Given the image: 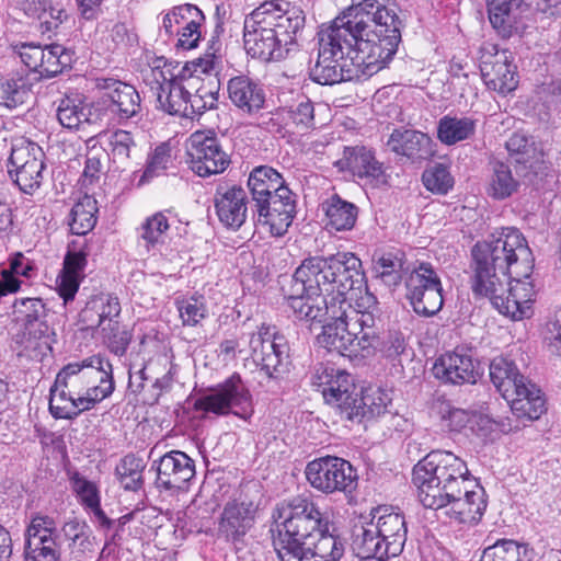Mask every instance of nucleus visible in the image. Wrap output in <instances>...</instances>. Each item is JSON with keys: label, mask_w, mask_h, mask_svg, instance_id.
Listing matches in <instances>:
<instances>
[{"label": "nucleus", "mask_w": 561, "mask_h": 561, "mask_svg": "<svg viewBox=\"0 0 561 561\" xmlns=\"http://www.w3.org/2000/svg\"><path fill=\"white\" fill-rule=\"evenodd\" d=\"M98 202L90 195L81 197L72 207L69 222L72 233L84 236L96 224Z\"/></svg>", "instance_id": "47"}, {"label": "nucleus", "mask_w": 561, "mask_h": 561, "mask_svg": "<svg viewBox=\"0 0 561 561\" xmlns=\"http://www.w3.org/2000/svg\"><path fill=\"white\" fill-rule=\"evenodd\" d=\"M310 543V550L304 552L322 561H340L344 556L343 542L329 533L328 525Z\"/></svg>", "instance_id": "50"}, {"label": "nucleus", "mask_w": 561, "mask_h": 561, "mask_svg": "<svg viewBox=\"0 0 561 561\" xmlns=\"http://www.w3.org/2000/svg\"><path fill=\"white\" fill-rule=\"evenodd\" d=\"M170 364L167 356H158L151 358L147 364H131L129 367V381L128 387L133 392H140L144 389V383L148 379L147 371L157 373L162 371Z\"/></svg>", "instance_id": "58"}, {"label": "nucleus", "mask_w": 561, "mask_h": 561, "mask_svg": "<svg viewBox=\"0 0 561 561\" xmlns=\"http://www.w3.org/2000/svg\"><path fill=\"white\" fill-rule=\"evenodd\" d=\"M121 313L118 298L108 294L92 297L80 313L87 329L103 328L107 320H117Z\"/></svg>", "instance_id": "37"}, {"label": "nucleus", "mask_w": 561, "mask_h": 561, "mask_svg": "<svg viewBox=\"0 0 561 561\" xmlns=\"http://www.w3.org/2000/svg\"><path fill=\"white\" fill-rule=\"evenodd\" d=\"M194 407L205 413L226 415L231 412L242 419L251 416L253 412L251 393L238 374L197 399Z\"/></svg>", "instance_id": "10"}, {"label": "nucleus", "mask_w": 561, "mask_h": 561, "mask_svg": "<svg viewBox=\"0 0 561 561\" xmlns=\"http://www.w3.org/2000/svg\"><path fill=\"white\" fill-rule=\"evenodd\" d=\"M158 107L170 115L182 116L187 110V94L195 88L197 76L178 77L164 58H157L147 76Z\"/></svg>", "instance_id": "7"}, {"label": "nucleus", "mask_w": 561, "mask_h": 561, "mask_svg": "<svg viewBox=\"0 0 561 561\" xmlns=\"http://www.w3.org/2000/svg\"><path fill=\"white\" fill-rule=\"evenodd\" d=\"M422 181L428 191L437 194H446L454 184L448 169L440 163L425 170L422 175Z\"/></svg>", "instance_id": "60"}, {"label": "nucleus", "mask_w": 561, "mask_h": 561, "mask_svg": "<svg viewBox=\"0 0 561 561\" xmlns=\"http://www.w3.org/2000/svg\"><path fill=\"white\" fill-rule=\"evenodd\" d=\"M170 151L169 145H159L149 157L142 179H151L165 170L171 161Z\"/></svg>", "instance_id": "63"}, {"label": "nucleus", "mask_w": 561, "mask_h": 561, "mask_svg": "<svg viewBox=\"0 0 561 561\" xmlns=\"http://www.w3.org/2000/svg\"><path fill=\"white\" fill-rule=\"evenodd\" d=\"M175 305L183 325L196 327L208 316L206 299L202 295L176 300Z\"/></svg>", "instance_id": "53"}, {"label": "nucleus", "mask_w": 561, "mask_h": 561, "mask_svg": "<svg viewBox=\"0 0 561 561\" xmlns=\"http://www.w3.org/2000/svg\"><path fill=\"white\" fill-rule=\"evenodd\" d=\"M22 62L41 78H51L69 66L71 57L59 44L47 46L22 44L19 49Z\"/></svg>", "instance_id": "18"}, {"label": "nucleus", "mask_w": 561, "mask_h": 561, "mask_svg": "<svg viewBox=\"0 0 561 561\" xmlns=\"http://www.w3.org/2000/svg\"><path fill=\"white\" fill-rule=\"evenodd\" d=\"M530 551L526 545L511 539H501L484 549L480 561H530Z\"/></svg>", "instance_id": "49"}, {"label": "nucleus", "mask_w": 561, "mask_h": 561, "mask_svg": "<svg viewBox=\"0 0 561 561\" xmlns=\"http://www.w3.org/2000/svg\"><path fill=\"white\" fill-rule=\"evenodd\" d=\"M387 145L391 151L413 161L427 159L433 154L432 139L417 130L394 129Z\"/></svg>", "instance_id": "30"}, {"label": "nucleus", "mask_w": 561, "mask_h": 561, "mask_svg": "<svg viewBox=\"0 0 561 561\" xmlns=\"http://www.w3.org/2000/svg\"><path fill=\"white\" fill-rule=\"evenodd\" d=\"M319 54L310 78L334 84L385 68L401 39L396 12L379 0L351 5L319 32Z\"/></svg>", "instance_id": "1"}, {"label": "nucleus", "mask_w": 561, "mask_h": 561, "mask_svg": "<svg viewBox=\"0 0 561 561\" xmlns=\"http://www.w3.org/2000/svg\"><path fill=\"white\" fill-rule=\"evenodd\" d=\"M306 478L310 485L319 492L332 494L352 493L357 486V474L353 466L345 459L325 456L313 459L306 467Z\"/></svg>", "instance_id": "11"}, {"label": "nucleus", "mask_w": 561, "mask_h": 561, "mask_svg": "<svg viewBox=\"0 0 561 561\" xmlns=\"http://www.w3.org/2000/svg\"><path fill=\"white\" fill-rule=\"evenodd\" d=\"M30 90L22 78L0 82V104L14 108L26 102Z\"/></svg>", "instance_id": "57"}, {"label": "nucleus", "mask_w": 561, "mask_h": 561, "mask_svg": "<svg viewBox=\"0 0 561 561\" xmlns=\"http://www.w3.org/2000/svg\"><path fill=\"white\" fill-rule=\"evenodd\" d=\"M305 25L304 11L284 0L265 1L244 20L247 53L263 61L279 60Z\"/></svg>", "instance_id": "3"}, {"label": "nucleus", "mask_w": 561, "mask_h": 561, "mask_svg": "<svg viewBox=\"0 0 561 561\" xmlns=\"http://www.w3.org/2000/svg\"><path fill=\"white\" fill-rule=\"evenodd\" d=\"M274 518L277 535L273 545L278 559L310 550L312 539L328 525L317 505L301 496L278 505Z\"/></svg>", "instance_id": "4"}, {"label": "nucleus", "mask_w": 561, "mask_h": 561, "mask_svg": "<svg viewBox=\"0 0 561 561\" xmlns=\"http://www.w3.org/2000/svg\"><path fill=\"white\" fill-rule=\"evenodd\" d=\"M287 301L296 319L311 323L324 322L328 317H341L345 314L343 308L350 310V301H335L325 295L321 285L311 288L307 282L298 278V267L291 278Z\"/></svg>", "instance_id": "8"}, {"label": "nucleus", "mask_w": 561, "mask_h": 561, "mask_svg": "<svg viewBox=\"0 0 561 561\" xmlns=\"http://www.w3.org/2000/svg\"><path fill=\"white\" fill-rule=\"evenodd\" d=\"M90 410L82 397H77L68 386L59 385L58 375L50 388L49 411L55 419L72 420L81 412Z\"/></svg>", "instance_id": "39"}, {"label": "nucleus", "mask_w": 561, "mask_h": 561, "mask_svg": "<svg viewBox=\"0 0 561 561\" xmlns=\"http://www.w3.org/2000/svg\"><path fill=\"white\" fill-rule=\"evenodd\" d=\"M488 15L491 25L503 37H510L517 30V23L526 11L525 0H488Z\"/></svg>", "instance_id": "31"}, {"label": "nucleus", "mask_w": 561, "mask_h": 561, "mask_svg": "<svg viewBox=\"0 0 561 561\" xmlns=\"http://www.w3.org/2000/svg\"><path fill=\"white\" fill-rule=\"evenodd\" d=\"M518 419L539 420L547 412V400L540 388L527 378L504 398Z\"/></svg>", "instance_id": "26"}, {"label": "nucleus", "mask_w": 561, "mask_h": 561, "mask_svg": "<svg viewBox=\"0 0 561 561\" xmlns=\"http://www.w3.org/2000/svg\"><path fill=\"white\" fill-rule=\"evenodd\" d=\"M543 342L550 353L561 357V309L546 323Z\"/></svg>", "instance_id": "64"}, {"label": "nucleus", "mask_w": 561, "mask_h": 561, "mask_svg": "<svg viewBox=\"0 0 561 561\" xmlns=\"http://www.w3.org/2000/svg\"><path fill=\"white\" fill-rule=\"evenodd\" d=\"M345 314L341 317H328L322 332L318 335L319 345L329 352L352 356L355 354L356 331L351 328L348 318L356 316L355 309L350 302V310L343 308Z\"/></svg>", "instance_id": "21"}, {"label": "nucleus", "mask_w": 561, "mask_h": 561, "mask_svg": "<svg viewBox=\"0 0 561 561\" xmlns=\"http://www.w3.org/2000/svg\"><path fill=\"white\" fill-rule=\"evenodd\" d=\"M476 130V121L470 117L445 115L437 124V138L444 145L451 146L470 138Z\"/></svg>", "instance_id": "42"}, {"label": "nucleus", "mask_w": 561, "mask_h": 561, "mask_svg": "<svg viewBox=\"0 0 561 561\" xmlns=\"http://www.w3.org/2000/svg\"><path fill=\"white\" fill-rule=\"evenodd\" d=\"M248 187L251 193L253 207L270 201V198L286 188L285 181L280 173L268 165H260L252 170L248 179Z\"/></svg>", "instance_id": "34"}, {"label": "nucleus", "mask_w": 561, "mask_h": 561, "mask_svg": "<svg viewBox=\"0 0 561 561\" xmlns=\"http://www.w3.org/2000/svg\"><path fill=\"white\" fill-rule=\"evenodd\" d=\"M286 125L294 131L305 133L314 126V108L310 100H305L290 108L282 112Z\"/></svg>", "instance_id": "54"}, {"label": "nucleus", "mask_w": 561, "mask_h": 561, "mask_svg": "<svg viewBox=\"0 0 561 561\" xmlns=\"http://www.w3.org/2000/svg\"><path fill=\"white\" fill-rule=\"evenodd\" d=\"M433 411L439 420L442 428L448 432L460 433L468 426L473 430V423L480 421L488 423V419L477 414L473 411L454 407L445 400H437L433 405Z\"/></svg>", "instance_id": "38"}, {"label": "nucleus", "mask_w": 561, "mask_h": 561, "mask_svg": "<svg viewBox=\"0 0 561 561\" xmlns=\"http://www.w3.org/2000/svg\"><path fill=\"white\" fill-rule=\"evenodd\" d=\"M215 209L219 221L228 228H240L247 218V194L240 186H219L216 190Z\"/></svg>", "instance_id": "27"}, {"label": "nucleus", "mask_w": 561, "mask_h": 561, "mask_svg": "<svg viewBox=\"0 0 561 561\" xmlns=\"http://www.w3.org/2000/svg\"><path fill=\"white\" fill-rule=\"evenodd\" d=\"M312 385L321 391L325 403L335 408L345 419L346 410L354 404L356 394L351 375L334 366L320 364L313 373Z\"/></svg>", "instance_id": "16"}, {"label": "nucleus", "mask_w": 561, "mask_h": 561, "mask_svg": "<svg viewBox=\"0 0 561 561\" xmlns=\"http://www.w3.org/2000/svg\"><path fill=\"white\" fill-rule=\"evenodd\" d=\"M259 221L268 225L274 236H283L287 232L296 216V195L289 187L280 188L270 201L254 207Z\"/></svg>", "instance_id": "20"}, {"label": "nucleus", "mask_w": 561, "mask_h": 561, "mask_svg": "<svg viewBox=\"0 0 561 561\" xmlns=\"http://www.w3.org/2000/svg\"><path fill=\"white\" fill-rule=\"evenodd\" d=\"M466 462L446 450L427 454L413 468V483L423 506L442 503L444 493L457 491L455 488L470 479Z\"/></svg>", "instance_id": "6"}, {"label": "nucleus", "mask_w": 561, "mask_h": 561, "mask_svg": "<svg viewBox=\"0 0 561 561\" xmlns=\"http://www.w3.org/2000/svg\"><path fill=\"white\" fill-rule=\"evenodd\" d=\"M341 170H348L354 176L366 180L374 186L387 184L382 163L365 147H346L343 157L336 162Z\"/></svg>", "instance_id": "23"}, {"label": "nucleus", "mask_w": 561, "mask_h": 561, "mask_svg": "<svg viewBox=\"0 0 561 561\" xmlns=\"http://www.w3.org/2000/svg\"><path fill=\"white\" fill-rule=\"evenodd\" d=\"M490 378L503 398L511 394L512 390L526 379L519 374L513 362L501 356L491 362Z\"/></svg>", "instance_id": "44"}, {"label": "nucleus", "mask_w": 561, "mask_h": 561, "mask_svg": "<svg viewBox=\"0 0 561 561\" xmlns=\"http://www.w3.org/2000/svg\"><path fill=\"white\" fill-rule=\"evenodd\" d=\"M513 54L507 49H497L494 45L481 48L480 70L488 89L506 95L517 88L516 66Z\"/></svg>", "instance_id": "15"}, {"label": "nucleus", "mask_w": 561, "mask_h": 561, "mask_svg": "<svg viewBox=\"0 0 561 561\" xmlns=\"http://www.w3.org/2000/svg\"><path fill=\"white\" fill-rule=\"evenodd\" d=\"M73 489L84 505L93 510L98 516H103L98 490L92 482L76 476L73 478Z\"/></svg>", "instance_id": "62"}, {"label": "nucleus", "mask_w": 561, "mask_h": 561, "mask_svg": "<svg viewBox=\"0 0 561 561\" xmlns=\"http://www.w3.org/2000/svg\"><path fill=\"white\" fill-rule=\"evenodd\" d=\"M474 270L471 288L488 297L500 313L514 321L530 318L535 289L529 277L534 256L516 228H503L472 249Z\"/></svg>", "instance_id": "2"}, {"label": "nucleus", "mask_w": 561, "mask_h": 561, "mask_svg": "<svg viewBox=\"0 0 561 561\" xmlns=\"http://www.w3.org/2000/svg\"><path fill=\"white\" fill-rule=\"evenodd\" d=\"M506 149L511 156H516V162L527 164L529 168L542 161L541 145L524 134H513L506 141Z\"/></svg>", "instance_id": "48"}, {"label": "nucleus", "mask_w": 561, "mask_h": 561, "mask_svg": "<svg viewBox=\"0 0 561 561\" xmlns=\"http://www.w3.org/2000/svg\"><path fill=\"white\" fill-rule=\"evenodd\" d=\"M142 468L141 460L134 455H127L121 460L116 472L124 489L135 491L141 486Z\"/></svg>", "instance_id": "55"}, {"label": "nucleus", "mask_w": 561, "mask_h": 561, "mask_svg": "<svg viewBox=\"0 0 561 561\" xmlns=\"http://www.w3.org/2000/svg\"><path fill=\"white\" fill-rule=\"evenodd\" d=\"M190 168L199 176L224 172L230 163L219 140L213 134L193 133L186 142Z\"/></svg>", "instance_id": "14"}, {"label": "nucleus", "mask_w": 561, "mask_h": 561, "mask_svg": "<svg viewBox=\"0 0 561 561\" xmlns=\"http://www.w3.org/2000/svg\"><path fill=\"white\" fill-rule=\"evenodd\" d=\"M391 399L389 394L380 388H368L362 396L355 394L354 404L346 410L345 419L352 422L362 423L380 416L387 411Z\"/></svg>", "instance_id": "32"}, {"label": "nucleus", "mask_w": 561, "mask_h": 561, "mask_svg": "<svg viewBox=\"0 0 561 561\" xmlns=\"http://www.w3.org/2000/svg\"><path fill=\"white\" fill-rule=\"evenodd\" d=\"M371 524H375L378 535L386 547L385 553L399 556L407 540L404 517L387 507H378L373 513Z\"/></svg>", "instance_id": "28"}, {"label": "nucleus", "mask_w": 561, "mask_h": 561, "mask_svg": "<svg viewBox=\"0 0 561 561\" xmlns=\"http://www.w3.org/2000/svg\"><path fill=\"white\" fill-rule=\"evenodd\" d=\"M96 85L104 91L103 101L107 110L121 121L129 119L140 112V95L133 85L113 78L98 79Z\"/></svg>", "instance_id": "22"}, {"label": "nucleus", "mask_w": 561, "mask_h": 561, "mask_svg": "<svg viewBox=\"0 0 561 561\" xmlns=\"http://www.w3.org/2000/svg\"><path fill=\"white\" fill-rule=\"evenodd\" d=\"M458 491L444 493L442 503L426 508L439 511L450 523L476 525L484 514L486 501L484 490L472 479L455 488Z\"/></svg>", "instance_id": "9"}, {"label": "nucleus", "mask_w": 561, "mask_h": 561, "mask_svg": "<svg viewBox=\"0 0 561 561\" xmlns=\"http://www.w3.org/2000/svg\"><path fill=\"white\" fill-rule=\"evenodd\" d=\"M214 81L197 77L195 88L192 89L191 93L187 94V110L182 114V117H194L201 115L205 111L215 107L217 102V91L214 89Z\"/></svg>", "instance_id": "46"}, {"label": "nucleus", "mask_w": 561, "mask_h": 561, "mask_svg": "<svg viewBox=\"0 0 561 561\" xmlns=\"http://www.w3.org/2000/svg\"><path fill=\"white\" fill-rule=\"evenodd\" d=\"M89 110L76 104L72 100H62L57 110V118L59 123L68 129L78 128L81 124L89 121Z\"/></svg>", "instance_id": "59"}, {"label": "nucleus", "mask_w": 561, "mask_h": 561, "mask_svg": "<svg viewBox=\"0 0 561 561\" xmlns=\"http://www.w3.org/2000/svg\"><path fill=\"white\" fill-rule=\"evenodd\" d=\"M153 465L157 469V486L165 491L185 490L195 476L194 460L180 450L167 453Z\"/></svg>", "instance_id": "19"}, {"label": "nucleus", "mask_w": 561, "mask_h": 561, "mask_svg": "<svg viewBox=\"0 0 561 561\" xmlns=\"http://www.w3.org/2000/svg\"><path fill=\"white\" fill-rule=\"evenodd\" d=\"M440 279L428 263H421L415 267L405 280L407 297L419 296L420 293L427 291L430 288L440 286Z\"/></svg>", "instance_id": "51"}, {"label": "nucleus", "mask_w": 561, "mask_h": 561, "mask_svg": "<svg viewBox=\"0 0 561 561\" xmlns=\"http://www.w3.org/2000/svg\"><path fill=\"white\" fill-rule=\"evenodd\" d=\"M169 222L164 214L156 213L148 217L141 225L140 237L148 245H154L163 241V236L169 229Z\"/></svg>", "instance_id": "61"}, {"label": "nucleus", "mask_w": 561, "mask_h": 561, "mask_svg": "<svg viewBox=\"0 0 561 561\" xmlns=\"http://www.w3.org/2000/svg\"><path fill=\"white\" fill-rule=\"evenodd\" d=\"M352 548L355 554L364 561H386L392 557L390 553H385V543L371 522L355 526Z\"/></svg>", "instance_id": "36"}, {"label": "nucleus", "mask_w": 561, "mask_h": 561, "mask_svg": "<svg viewBox=\"0 0 561 561\" xmlns=\"http://www.w3.org/2000/svg\"><path fill=\"white\" fill-rule=\"evenodd\" d=\"M89 368L96 371L98 377L88 379V392L82 397L85 407L90 410L105 398L110 397L114 390L112 376V365L99 355L88 357Z\"/></svg>", "instance_id": "33"}, {"label": "nucleus", "mask_w": 561, "mask_h": 561, "mask_svg": "<svg viewBox=\"0 0 561 561\" xmlns=\"http://www.w3.org/2000/svg\"><path fill=\"white\" fill-rule=\"evenodd\" d=\"M432 371L435 378L451 385L474 383L478 376L471 356L459 350L440 355Z\"/></svg>", "instance_id": "25"}, {"label": "nucleus", "mask_w": 561, "mask_h": 561, "mask_svg": "<svg viewBox=\"0 0 561 561\" xmlns=\"http://www.w3.org/2000/svg\"><path fill=\"white\" fill-rule=\"evenodd\" d=\"M227 91L229 100L243 113L253 114L264 106V90L247 76L231 78L228 81Z\"/></svg>", "instance_id": "29"}, {"label": "nucleus", "mask_w": 561, "mask_h": 561, "mask_svg": "<svg viewBox=\"0 0 561 561\" xmlns=\"http://www.w3.org/2000/svg\"><path fill=\"white\" fill-rule=\"evenodd\" d=\"M248 344L253 362L267 377H277L284 370L288 346L274 328L262 324L257 331L248 334Z\"/></svg>", "instance_id": "13"}, {"label": "nucleus", "mask_w": 561, "mask_h": 561, "mask_svg": "<svg viewBox=\"0 0 561 561\" xmlns=\"http://www.w3.org/2000/svg\"><path fill=\"white\" fill-rule=\"evenodd\" d=\"M100 139L108 158L117 168H127L138 156V146L130 131L116 129L100 135Z\"/></svg>", "instance_id": "35"}, {"label": "nucleus", "mask_w": 561, "mask_h": 561, "mask_svg": "<svg viewBox=\"0 0 561 561\" xmlns=\"http://www.w3.org/2000/svg\"><path fill=\"white\" fill-rule=\"evenodd\" d=\"M100 330L102 341L108 350L115 355H124L131 340L126 327L122 325L118 320H107Z\"/></svg>", "instance_id": "52"}, {"label": "nucleus", "mask_w": 561, "mask_h": 561, "mask_svg": "<svg viewBox=\"0 0 561 561\" xmlns=\"http://www.w3.org/2000/svg\"><path fill=\"white\" fill-rule=\"evenodd\" d=\"M328 226L336 231L353 229L358 216V208L339 195H332L323 203Z\"/></svg>", "instance_id": "41"}, {"label": "nucleus", "mask_w": 561, "mask_h": 561, "mask_svg": "<svg viewBox=\"0 0 561 561\" xmlns=\"http://www.w3.org/2000/svg\"><path fill=\"white\" fill-rule=\"evenodd\" d=\"M408 299L416 313L425 317L434 316L442 309L444 304L442 285L420 293L417 297L410 296Z\"/></svg>", "instance_id": "56"}, {"label": "nucleus", "mask_w": 561, "mask_h": 561, "mask_svg": "<svg viewBox=\"0 0 561 561\" xmlns=\"http://www.w3.org/2000/svg\"><path fill=\"white\" fill-rule=\"evenodd\" d=\"M44 152L27 139H16L9 158V174L25 194H33L43 182Z\"/></svg>", "instance_id": "12"}, {"label": "nucleus", "mask_w": 561, "mask_h": 561, "mask_svg": "<svg viewBox=\"0 0 561 561\" xmlns=\"http://www.w3.org/2000/svg\"><path fill=\"white\" fill-rule=\"evenodd\" d=\"M309 287L321 285L325 295L335 301H350L346 295L359 289L364 283L362 261L351 252H339L327 259L309 257L298 266V278Z\"/></svg>", "instance_id": "5"}, {"label": "nucleus", "mask_w": 561, "mask_h": 561, "mask_svg": "<svg viewBox=\"0 0 561 561\" xmlns=\"http://www.w3.org/2000/svg\"><path fill=\"white\" fill-rule=\"evenodd\" d=\"M15 320L22 323L30 335L43 334L46 316L45 305L39 298L16 299L13 304Z\"/></svg>", "instance_id": "40"}, {"label": "nucleus", "mask_w": 561, "mask_h": 561, "mask_svg": "<svg viewBox=\"0 0 561 561\" xmlns=\"http://www.w3.org/2000/svg\"><path fill=\"white\" fill-rule=\"evenodd\" d=\"M518 187L519 180L513 174L508 164L501 161L492 163V173L486 188L489 196L502 201L516 193Z\"/></svg>", "instance_id": "43"}, {"label": "nucleus", "mask_w": 561, "mask_h": 561, "mask_svg": "<svg viewBox=\"0 0 561 561\" xmlns=\"http://www.w3.org/2000/svg\"><path fill=\"white\" fill-rule=\"evenodd\" d=\"M254 510L251 503L229 501L220 515L217 528L219 538L230 542L240 541L254 523Z\"/></svg>", "instance_id": "24"}, {"label": "nucleus", "mask_w": 561, "mask_h": 561, "mask_svg": "<svg viewBox=\"0 0 561 561\" xmlns=\"http://www.w3.org/2000/svg\"><path fill=\"white\" fill-rule=\"evenodd\" d=\"M57 375L59 385L68 386L77 397H84L88 392V379L98 377L96 371L89 368L88 358L69 363Z\"/></svg>", "instance_id": "45"}, {"label": "nucleus", "mask_w": 561, "mask_h": 561, "mask_svg": "<svg viewBox=\"0 0 561 561\" xmlns=\"http://www.w3.org/2000/svg\"><path fill=\"white\" fill-rule=\"evenodd\" d=\"M57 525L53 517L36 515L25 534V561H60Z\"/></svg>", "instance_id": "17"}]
</instances>
